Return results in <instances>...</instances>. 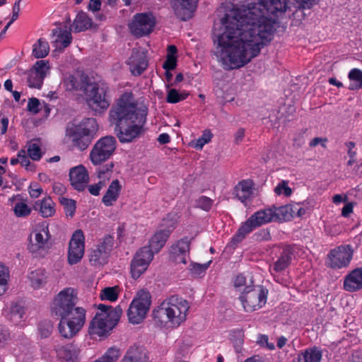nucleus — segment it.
Segmentation results:
<instances>
[{"instance_id":"nucleus-23","label":"nucleus","mask_w":362,"mask_h":362,"mask_svg":"<svg viewBox=\"0 0 362 362\" xmlns=\"http://www.w3.org/2000/svg\"><path fill=\"white\" fill-rule=\"evenodd\" d=\"M122 189V185L118 180H114L109 185L107 190L102 199L103 203L106 206L113 204L119 197Z\"/></svg>"},{"instance_id":"nucleus-42","label":"nucleus","mask_w":362,"mask_h":362,"mask_svg":"<svg viewBox=\"0 0 362 362\" xmlns=\"http://www.w3.org/2000/svg\"><path fill=\"white\" fill-rule=\"evenodd\" d=\"M212 134L210 130L206 129L203 132V134L201 137L195 141H192L191 145L196 149H202L203 146L210 142L212 138Z\"/></svg>"},{"instance_id":"nucleus-37","label":"nucleus","mask_w":362,"mask_h":362,"mask_svg":"<svg viewBox=\"0 0 362 362\" xmlns=\"http://www.w3.org/2000/svg\"><path fill=\"white\" fill-rule=\"evenodd\" d=\"M321 358V351L314 349L306 350L304 353L299 355L297 361L294 362H320Z\"/></svg>"},{"instance_id":"nucleus-41","label":"nucleus","mask_w":362,"mask_h":362,"mask_svg":"<svg viewBox=\"0 0 362 362\" xmlns=\"http://www.w3.org/2000/svg\"><path fill=\"white\" fill-rule=\"evenodd\" d=\"M52 33L54 35H57V41L60 40L64 48L68 47L71 44L72 37L70 31L66 30H62L61 29L57 28L53 30Z\"/></svg>"},{"instance_id":"nucleus-39","label":"nucleus","mask_w":362,"mask_h":362,"mask_svg":"<svg viewBox=\"0 0 362 362\" xmlns=\"http://www.w3.org/2000/svg\"><path fill=\"white\" fill-rule=\"evenodd\" d=\"M36 71L31 69L28 72L27 82L30 88H40L45 78L40 74H36Z\"/></svg>"},{"instance_id":"nucleus-10","label":"nucleus","mask_w":362,"mask_h":362,"mask_svg":"<svg viewBox=\"0 0 362 362\" xmlns=\"http://www.w3.org/2000/svg\"><path fill=\"white\" fill-rule=\"evenodd\" d=\"M155 23V18L151 13H141L134 16L129 28L133 35L139 37L151 33Z\"/></svg>"},{"instance_id":"nucleus-4","label":"nucleus","mask_w":362,"mask_h":362,"mask_svg":"<svg viewBox=\"0 0 362 362\" xmlns=\"http://www.w3.org/2000/svg\"><path fill=\"white\" fill-rule=\"evenodd\" d=\"M189 308L187 300L176 296H172L153 310V316L160 325H165L169 322L173 326L177 327L186 320Z\"/></svg>"},{"instance_id":"nucleus-64","label":"nucleus","mask_w":362,"mask_h":362,"mask_svg":"<svg viewBox=\"0 0 362 362\" xmlns=\"http://www.w3.org/2000/svg\"><path fill=\"white\" fill-rule=\"evenodd\" d=\"M257 236V240H269L271 238L270 233L268 230H261L258 233H255Z\"/></svg>"},{"instance_id":"nucleus-1","label":"nucleus","mask_w":362,"mask_h":362,"mask_svg":"<svg viewBox=\"0 0 362 362\" xmlns=\"http://www.w3.org/2000/svg\"><path fill=\"white\" fill-rule=\"evenodd\" d=\"M303 8L317 0H296ZM286 0H260L243 5L221 18V30L213 34L216 54L229 69L240 68L257 57L272 39L276 18L286 11Z\"/></svg>"},{"instance_id":"nucleus-3","label":"nucleus","mask_w":362,"mask_h":362,"mask_svg":"<svg viewBox=\"0 0 362 362\" xmlns=\"http://www.w3.org/2000/svg\"><path fill=\"white\" fill-rule=\"evenodd\" d=\"M64 83L69 90L82 91L86 95L89 107L94 112L100 113L110 106V102L106 98L108 89L106 84L96 83L84 74H81L78 79L70 76L64 81Z\"/></svg>"},{"instance_id":"nucleus-28","label":"nucleus","mask_w":362,"mask_h":362,"mask_svg":"<svg viewBox=\"0 0 362 362\" xmlns=\"http://www.w3.org/2000/svg\"><path fill=\"white\" fill-rule=\"evenodd\" d=\"M293 250L289 245L284 246L280 254V257L274 263V270L276 272H281L287 268L291 261Z\"/></svg>"},{"instance_id":"nucleus-45","label":"nucleus","mask_w":362,"mask_h":362,"mask_svg":"<svg viewBox=\"0 0 362 362\" xmlns=\"http://www.w3.org/2000/svg\"><path fill=\"white\" fill-rule=\"evenodd\" d=\"M115 164L112 161H110L105 164L103 167H100L97 170L98 177L100 179L109 180L112 173V168Z\"/></svg>"},{"instance_id":"nucleus-56","label":"nucleus","mask_w":362,"mask_h":362,"mask_svg":"<svg viewBox=\"0 0 362 362\" xmlns=\"http://www.w3.org/2000/svg\"><path fill=\"white\" fill-rule=\"evenodd\" d=\"M40 105V103L39 100L36 98H32L29 99L28 103V111L37 114L40 112L39 106Z\"/></svg>"},{"instance_id":"nucleus-19","label":"nucleus","mask_w":362,"mask_h":362,"mask_svg":"<svg viewBox=\"0 0 362 362\" xmlns=\"http://www.w3.org/2000/svg\"><path fill=\"white\" fill-rule=\"evenodd\" d=\"M261 212H265L267 216L269 218V222L274 221H287L291 218L292 208L288 204L279 207L273 206L272 208L260 210Z\"/></svg>"},{"instance_id":"nucleus-49","label":"nucleus","mask_w":362,"mask_h":362,"mask_svg":"<svg viewBox=\"0 0 362 362\" xmlns=\"http://www.w3.org/2000/svg\"><path fill=\"white\" fill-rule=\"evenodd\" d=\"M211 262V261H209L205 264L193 263L191 265L192 267L190 269V271L193 275L196 276H199L202 274L205 273L206 270L208 269Z\"/></svg>"},{"instance_id":"nucleus-36","label":"nucleus","mask_w":362,"mask_h":362,"mask_svg":"<svg viewBox=\"0 0 362 362\" xmlns=\"http://www.w3.org/2000/svg\"><path fill=\"white\" fill-rule=\"evenodd\" d=\"M348 78L351 81L349 86L350 90H358L362 88V71L359 69H352L349 74Z\"/></svg>"},{"instance_id":"nucleus-5","label":"nucleus","mask_w":362,"mask_h":362,"mask_svg":"<svg viewBox=\"0 0 362 362\" xmlns=\"http://www.w3.org/2000/svg\"><path fill=\"white\" fill-rule=\"evenodd\" d=\"M77 297L74 290L71 288H66L60 291L55 297L52 306V313L54 315L59 317L69 316L75 312L86 311L83 308L76 306Z\"/></svg>"},{"instance_id":"nucleus-61","label":"nucleus","mask_w":362,"mask_h":362,"mask_svg":"<svg viewBox=\"0 0 362 362\" xmlns=\"http://www.w3.org/2000/svg\"><path fill=\"white\" fill-rule=\"evenodd\" d=\"M245 276H244L243 274H238L234 281V286L240 291L241 288L245 285Z\"/></svg>"},{"instance_id":"nucleus-11","label":"nucleus","mask_w":362,"mask_h":362,"mask_svg":"<svg viewBox=\"0 0 362 362\" xmlns=\"http://www.w3.org/2000/svg\"><path fill=\"white\" fill-rule=\"evenodd\" d=\"M269 218L265 212L257 211L252 214L238 230L236 234L233 237L231 243L237 245L241 242L247 234L250 233L257 227H259L269 222Z\"/></svg>"},{"instance_id":"nucleus-62","label":"nucleus","mask_w":362,"mask_h":362,"mask_svg":"<svg viewBox=\"0 0 362 362\" xmlns=\"http://www.w3.org/2000/svg\"><path fill=\"white\" fill-rule=\"evenodd\" d=\"M101 7V1L100 0H90L88 4V9L93 12L100 11Z\"/></svg>"},{"instance_id":"nucleus-46","label":"nucleus","mask_w":362,"mask_h":362,"mask_svg":"<svg viewBox=\"0 0 362 362\" xmlns=\"http://www.w3.org/2000/svg\"><path fill=\"white\" fill-rule=\"evenodd\" d=\"M28 153L29 157L33 160H39L42 158V151L40 146L35 143H29L28 144Z\"/></svg>"},{"instance_id":"nucleus-57","label":"nucleus","mask_w":362,"mask_h":362,"mask_svg":"<svg viewBox=\"0 0 362 362\" xmlns=\"http://www.w3.org/2000/svg\"><path fill=\"white\" fill-rule=\"evenodd\" d=\"M42 193V189L39 186L38 183H31L29 187V194L33 198H37Z\"/></svg>"},{"instance_id":"nucleus-24","label":"nucleus","mask_w":362,"mask_h":362,"mask_svg":"<svg viewBox=\"0 0 362 362\" xmlns=\"http://www.w3.org/2000/svg\"><path fill=\"white\" fill-rule=\"evenodd\" d=\"M51 235L49 233L48 228H43L41 231L35 234V242L31 240V247L33 252H35L40 249L49 248L51 245L49 242Z\"/></svg>"},{"instance_id":"nucleus-51","label":"nucleus","mask_w":362,"mask_h":362,"mask_svg":"<svg viewBox=\"0 0 362 362\" xmlns=\"http://www.w3.org/2000/svg\"><path fill=\"white\" fill-rule=\"evenodd\" d=\"M121 362H143L136 350H129Z\"/></svg>"},{"instance_id":"nucleus-48","label":"nucleus","mask_w":362,"mask_h":362,"mask_svg":"<svg viewBox=\"0 0 362 362\" xmlns=\"http://www.w3.org/2000/svg\"><path fill=\"white\" fill-rule=\"evenodd\" d=\"M117 298V287H107L101 291L100 298L102 300L115 301Z\"/></svg>"},{"instance_id":"nucleus-29","label":"nucleus","mask_w":362,"mask_h":362,"mask_svg":"<svg viewBox=\"0 0 362 362\" xmlns=\"http://www.w3.org/2000/svg\"><path fill=\"white\" fill-rule=\"evenodd\" d=\"M113 327H107L103 318L95 316L89 325V333L100 337L106 336Z\"/></svg>"},{"instance_id":"nucleus-50","label":"nucleus","mask_w":362,"mask_h":362,"mask_svg":"<svg viewBox=\"0 0 362 362\" xmlns=\"http://www.w3.org/2000/svg\"><path fill=\"white\" fill-rule=\"evenodd\" d=\"M212 204L213 200L205 196H202L196 200V206L206 211L211 209Z\"/></svg>"},{"instance_id":"nucleus-16","label":"nucleus","mask_w":362,"mask_h":362,"mask_svg":"<svg viewBox=\"0 0 362 362\" xmlns=\"http://www.w3.org/2000/svg\"><path fill=\"white\" fill-rule=\"evenodd\" d=\"M69 180L71 185L77 191L82 192L85 190L89 182V175L86 168L80 165L71 168Z\"/></svg>"},{"instance_id":"nucleus-22","label":"nucleus","mask_w":362,"mask_h":362,"mask_svg":"<svg viewBox=\"0 0 362 362\" xmlns=\"http://www.w3.org/2000/svg\"><path fill=\"white\" fill-rule=\"evenodd\" d=\"M58 355L67 362H75L80 354L79 347L74 343H70L65 346L56 348Z\"/></svg>"},{"instance_id":"nucleus-25","label":"nucleus","mask_w":362,"mask_h":362,"mask_svg":"<svg viewBox=\"0 0 362 362\" xmlns=\"http://www.w3.org/2000/svg\"><path fill=\"white\" fill-rule=\"evenodd\" d=\"M252 185L251 180H243L234 187L235 197L241 202H245L250 197L252 192Z\"/></svg>"},{"instance_id":"nucleus-9","label":"nucleus","mask_w":362,"mask_h":362,"mask_svg":"<svg viewBox=\"0 0 362 362\" xmlns=\"http://www.w3.org/2000/svg\"><path fill=\"white\" fill-rule=\"evenodd\" d=\"M77 311H79L78 310ZM58 330L60 336L64 339H71L82 329L86 321V311L75 312L69 316L59 317Z\"/></svg>"},{"instance_id":"nucleus-34","label":"nucleus","mask_w":362,"mask_h":362,"mask_svg":"<svg viewBox=\"0 0 362 362\" xmlns=\"http://www.w3.org/2000/svg\"><path fill=\"white\" fill-rule=\"evenodd\" d=\"M108 257H109L105 255V252H103V250H100V248L96 246L95 248L90 250L89 262L95 267L101 266L107 262Z\"/></svg>"},{"instance_id":"nucleus-43","label":"nucleus","mask_w":362,"mask_h":362,"mask_svg":"<svg viewBox=\"0 0 362 362\" xmlns=\"http://www.w3.org/2000/svg\"><path fill=\"white\" fill-rule=\"evenodd\" d=\"M8 277V268L0 264V296L3 295L7 289Z\"/></svg>"},{"instance_id":"nucleus-40","label":"nucleus","mask_w":362,"mask_h":362,"mask_svg":"<svg viewBox=\"0 0 362 362\" xmlns=\"http://www.w3.org/2000/svg\"><path fill=\"white\" fill-rule=\"evenodd\" d=\"M189 93L187 92L179 93L176 89H170L168 92L166 101L169 103H177L187 98Z\"/></svg>"},{"instance_id":"nucleus-32","label":"nucleus","mask_w":362,"mask_h":362,"mask_svg":"<svg viewBox=\"0 0 362 362\" xmlns=\"http://www.w3.org/2000/svg\"><path fill=\"white\" fill-rule=\"evenodd\" d=\"M30 285L34 289L43 287L47 282V275L44 269H37L29 274Z\"/></svg>"},{"instance_id":"nucleus-44","label":"nucleus","mask_w":362,"mask_h":362,"mask_svg":"<svg viewBox=\"0 0 362 362\" xmlns=\"http://www.w3.org/2000/svg\"><path fill=\"white\" fill-rule=\"evenodd\" d=\"M59 200L60 203L64 206L66 216L71 218L73 217L76 211V202L64 197L60 198Z\"/></svg>"},{"instance_id":"nucleus-52","label":"nucleus","mask_w":362,"mask_h":362,"mask_svg":"<svg viewBox=\"0 0 362 362\" xmlns=\"http://www.w3.org/2000/svg\"><path fill=\"white\" fill-rule=\"evenodd\" d=\"M38 330L42 337L47 338L52 333V326L50 322H45L39 325Z\"/></svg>"},{"instance_id":"nucleus-53","label":"nucleus","mask_w":362,"mask_h":362,"mask_svg":"<svg viewBox=\"0 0 362 362\" xmlns=\"http://www.w3.org/2000/svg\"><path fill=\"white\" fill-rule=\"evenodd\" d=\"M47 68V63L43 60H40L35 64L31 70L37 71L36 74H40L41 76L45 78L46 76L45 69Z\"/></svg>"},{"instance_id":"nucleus-15","label":"nucleus","mask_w":362,"mask_h":362,"mask_svg":"<svg viewBox=\"0 0 362 362\" xmlns=\"http://www.w3.org/2000/svg\"><path fill=\"white\" fill-rule=\"evenodd\" d=\"M99 311L95 314L96 317L103 318L107 327H115L119 320L122 313V308L120 305L112 308L111 305L100 304L98 307Z\"/></svg>"},{"instance_id":"nucleus-54","label":"nucleus","mask_w":362,"mask_h":362,"mask_svg":"<svg viewBox=\"0 0 362 362\" xmlns=\"http://www.w3.org/2000/svg\"><path fill=\"white\" fill-rule=\"evenodd\" d=\"M274 192L277 194H281L282 192L286 197H288L291 194V189L287 185L286 181H282L277 187H276Z\"/></svg>"},{"instance_id":"nucleus-35","label":"nucleus","mask_w":362,"mask_h":362,"mask_svg":"<svg viewBox=\"0 0 362 362\" xmlns=\"http://www.w3.org/2000/svg\"><path fill=\"white\" fill-rule=\"evenodd\" d=\"M49 52V44L42 38H40L33 46L32 54L36 59L45 57Z\"/></svg>"},{"instance_id":"nucleus-27","label":"nucleus","mask_w":362,"mask_h":362,"mask_svg":"<svg viewBox=\"0 0 362 362\" xmlns=\"http://www.w3.org/2000/svg\"><path fill=\"white\" fill-rule=\"evenodd\" d=\"M33 208L38 211L42 217L48 218L52 216L55 213L54 203L50 197L44 198L42 200L37 201Z\"/></svg>"},{"instance_id":"nucleus-17","label":"nucleus","mask_w":362,"mask_h":362,"mask_svg":"<svg viewBox=\"0 0 362 362\" xmlns=\"http://www.w3.org/2000/svg\"><path fill=\"white\" fill-rule=\"evenodd\" d=\"M199 0H173L172 6L175 15L182 21H187L192 18Z\"/></svg>"},{"instance_id":"nucleus-26","label":"nucleus","mask_w":362,"mask_h":362,"mask_svg":"<svg viewBox=\"0 0 362 362\" xmlns=\"http://www.w3.org/2000/svg\"><path fill=\"white\" fill-rule=\"evenodd\" d=\"M170 233V230L168 229L160 230V231L155 233L150 240L149 248L153 254L158 252L160 249L164 246L166 240H168Z\"/></svg>"},{"instance_id":"nucleus-55","label":"nucleus","mask_w":362,"mask_h":362,"mask_svg":"<svg viewBox=\"0 0 362 362\" xmlns=\"http://www.w3.org/2000/svg\"><path fill=\"white\" fill-rule=\"evenodd\" d=\"M177 66V57L175 56H167L166 60L163 64V68L165 71H170L175 69Z\"/></svg>"},{"instance_id":"nucleus-31","label":"nucleus","mask_w":362,"mask_h":362,"mask_svg":"<svg viewBox=\"0 0 362 362\" xmlns=\"http://www.w3.org/2000/svg\"><path fill=\"white\" fill-rule=\"evenodd\" d=\"M93 139L84 132L76 129L72 134V145L80 151H83L89 146Z\"/></svg>"},{"instance_id":"nucleus-60","label":"nucleus","mask_w":362,"mask_h":362,"mask_svg":"<svg viewBox=\"0 0 362 362\" xmlns=\"http://www.w3.org/2000/svg\"><path fill=\"white\" fill-rule=\"evenodd\" d=\"M18 157L19 158V163L21 165L27 168L30 164V161L26 156L25 151L24 150H21L18 153Z\"/></svg>"},{"instance_id":"nucleus-12","label":"nucleus","mask_w":362,"mask_h":362,"mask_svg":"<svg viewBox=\"0 0 362 362\" xmlns=\"http://www.w3.org/2000/svg\"><path fill=\"white\" fill-rule=\"evenodd\" d=\"M353 253L349 245H341L331 250L327 255L328 266L332 269L346 267L352 259Z\"/></svg>"},{"instance_id":"nucleus-2","label":"nucleus","mask_w":362,"mask_h":362,"mask_svg":"<svg viewBox=\"0 0 362 362\" xmlns=\"http://www.w3.org/2000/svg\"><path fill=\"white\" fill-rule=\"evenodd\" d=\"M147 107H138L132 93H124L110 111V119L115 124V132L121 143L134 141L145 132Z\"/></svg>"},{"instance_id":"nucleus-47","label":"nucleus","mask_w":362,"mask_h":362,"mask_svg":"<svg viewBox=\"0 0 362 362\" xmlns=\"http://www.w3.org/2000/svg\"><path fill=\"white\" fill-rule=\"evenodd\" d=\"M13 211L17 217H25L30 214L31 209L25 203L20 202L15 204Z\"/></svg>"},{"instance_id":"nucleus-13","label":"nucleus","mask_w":362,"mask_h":362,"mask_svg":"<svg viewBox=\"0 0 362 362\" xmlns=\"http://www.w3.org/2000/svg\"><path fill=\"white\" fill-rule=\"evenodd\" d=\"M153 258V252L149 247H143L137 251L131 263L132 278L138 279L147 269Z\"/></svg>"},{"instance_id":"nucleus-58","label":"nucleus","mask_w":362,"mask_h":362,"mask_svg":"<svg viewBox=\"0 0 362 362\" xmlns=\"http://www.w3.org/2000/svg\"><path fill=\"white\" fill-rule=\"evenodd\" d=\"M10 311L12 315H19L21 317L24 313L23 308L17 303L11 305Z\"/></svg>"},{"instance_id":"nucleus-63","label":"nucleus","mask_w":362,"mask_h":362,"mask_svg":"<svg viewBox=\"0 0 362 362\" xmlns=\"http://www.w3.org/2000/svg\"><path fill=\"white\" fill-rule=\"evenodd\" d=\"M20 1H21V0H18L13 5L12 17H11V21H9V22H11V23H13L16 20H17V18L19 16Z\"/></svg>"},{"instance_id":"nucleus-38","label":"nucleus","mask_w":362,"mask_h":362,"mask_svg":"<svg viewBox=\"0 0 362 362\" xmlns=\"http://www.w3.org/2000/svg\"><path fill=\"white\" fill-rule=\"evenodd\" d=\"M114 237L111 235H106L103 238L99 240L97 247L100 248V250H103V252H105L108 257L111 251L114 247Z\"/></svg>"},{"instance_id":"nucleus-6","label":"nucleus","mask_w":362,"mask_h":362,"mask_svg":"<svg viewBox=\"0 0 362 362\" xmlns=\"http://www.w3.org/2000/svg\"><path fill=\"white\" fill-rule=\"evenodd\" d=\"M151 304L150 293L145 289L139 291L127 310L129 322L132 324L140 323L146 317Z\"/></svg>"},{"instance_id":"nucleus-20","label":"nucleus","mask_w":362,"mask_h":362,"mask_svg":"<svg viewBox=\"0 0 362 362\" xmlns=\"http://www.w3.org/2000/svg\"><path fill=\"white\" fill-rule=\"evenodd\" d=\"M129 64L132 73L139 76L148 66L146 56L142 52H133L129 59Z\"/></svg>"},{"instance_id":"nucleus-14","label":"nucleus","mask_w":362,"mask_h":362,"mask_svg":"<svg viewBox=\"0 0 362 362\" xmlns=\"http://www.w3.org/2000/svg\"><path fill=\"white\" fill-rule=\"evenodd\" d=\"M84 254V235L81 230H76L69 242L68 262L70 264L78 263Z\"/></svg>"},{"instance_id":"nucleus-30","label":"nucleus","mask_w":362,"mask_h":362,"mask_svg":"<svg viewBox=\"0 0 362 362\" xmlns=\"http://www.w3.org/2000/svg\"><path fill=\"white\" fill-rule=\"evenodd\" d=\"M93 25L92 19L83 11H80L76 15L71 27L76 33L82 32L91 28Z\"/></svg>"},{"instance_id":"nucleus-7","label":"nucleus","mask_w":362,"mask_h":362,"mask_svg":"<svg viewBox=\"0 0 362 362\" xmlns=\"http://www.w3.org/2000/svg\"><path fill=\"white\" fill-rule=\"evenodd\" d=\"M267 291L262 286H247L240 296L244 310L252 312L262 307L266 303Z\"/></svg>"},{"instance_id":"nucleus-8","label":"nucleus","mask_w":362,"mask_h":362,"mask_svg":"<svg viewBox=\"0 0 362 362\" xmlns=\"http://www.w3.org/2000/svg\"><path fill=\"white\" fill-rule=\"evenodd\" d=\"M116 148V139L114 136H106L99 139L90 151L89 157L91 163L101 165L107 161L114 153Z\"/></svg>"},{"instance_id":"nucleus-18","label":"nucleus","mask_w":362,"mask_h":362,"mask_svg":"<svg viewBox=\"0 0 362 362\" xmlns=\"http://www.w3.org/2000/svg\"><path fill=\"white\" fill-rule=\"evenodd\" d=\"M189 245L190 240L185 237L172 245L170 250L171 259L176 264L182 263L185 264L187 263L186 257L189 252Z\"/></svg>"},{"instance_id":"nucleus-21","label":"nucleus","mask_w":362,"mask_h":362,"mask_svg":"<svg viewBox=\"0 0 362 362\" xmlns=\"http://www.w3.org/2000/svg\"><path fill=\"white\" fill-rule=\"evenodd\" d=\"M344 289L347 291H356L362 288V269L353 270L344 279Z\"/></svg>"},{"instance_id":"nucleus-33","label":"nucleus","mask_w":362,"mask_h":362,"mask_svg":"<svg viewBox=\"0 0 362 362\" xmlns=\"http://www.w3.org/2000/svg\"><path fill=\"white\" fill-rule=\"evenodd\" d=\"M98 129L96 119L94 118H85L81 122L77 130L81 131L93 138Z\"/></svg>"},{"instance_id":"nucleus-59","label":"nucleus","mask_w":362,"mask_h":362,"mask_svg":"<svg viewBox=\"0 0 362 362\" xmlns=\"http://www.w3.org/2000/svg\"><path fill=\"white\" fill-rule=\"evenodd\" d=\"M233 346L235 349V351L237 353L241 352L242 346L243 344V335L240 333H239V334L238 336L235 337L233 339Z\"/></svg>"}]
</instances>
